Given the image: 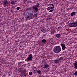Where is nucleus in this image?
<instances>
[{
  "instance_id": "1",
  "label": "nucleus",
  "mask_w": 77,
  "mask_h": 77,
  "mask_svg": "<svg viewBox=\"0 0 77 77\" xmlns=\"http://www.w3.org/2000/svg\"><path fill=\"white\" fill-rule=\"evenodd\" d=\"M40 3H37L36 5L33 6L32 7L30 8L29 10H31V12H32V13L33 12H37L38 11V8L40 7Z\"/></svg>"
},
{
  "instance_id": "2",
  "label": "nucleus",
  "mask_w": 77,
  "mask_h": 77,
  "mask_svg": "<svg viewBox=\"0 0 77 77\" xmlns=\"http://www.w3.org/2000/svg\"><path fill=\"white\" fill-rule=\"evenodd\" d=\"M53 51L54 53H59L61 51V48L58 46H55L54 48Z\"/></svg>"
},
{
  "instance_id": "3",
  "label": "nucleus",
  "mask_w": 77,
  "mask_h": 77,
  "mask_svg": "<svg viewBox=\"0 0 77 77\" xmlns=\"http://www.w3.org/2000/svg\"><path fill=\"white\" fill-rule=\"evenodd\" d=\"M33 59V55L31 54L29 55V57L26 59L25 60L27 62H30Z\"/></svg>"
},
{
  "instance_id": "4",
  "label": "nucleus",
  "mask_w": 77,
  "mask_h": 77,
  "mask_svg": "<svg viewBox=\"0 0 77 77\" xmlns=\"http://www.w3.org/2000/svg\"><path fill=\"white\" fill-rule=\"evenodd\" d=\"M49 6V7L47 8V10L48 11H49L50 9H54V5L52 4H49L48 6Z\"/></svg>"
},
{
  "instance_id": "5",
  "label": "nucleus",
  "mask_w": 77,
  "mask_h": 77,
  "mask_svg": "<svg viewBox=\"0 0 77 77\" xmlns=\"http://www.w3.org/2000/svg\"><path fill=\"white\" fill-rule=\"evenodd\" d=\"M69 26L70 27H77V21L74 23H71L69 24Z\"/></svg>"
},
{
  "instance_id": "6",
  "label": "nucleus",
  "mask_w": 77,
  "mask_h": 77,
  "mask_svg": "<svg viewBox=\"0 0 77 77\" xmlns=\"http://www.w3.org/2000/svg\"><path fill=\"white\" fill-rule=\"evenodd\" d=\"M36 16V14H33L32 13L31 14L30 16H28L27 17V18H29V20L30 19L33 18L34 17H35Z\"/></svg>"
},
{
  "instance_id": "7",
  "label": "nucleus",
  "mask_w": 77,
  "mask_h": 77,
  "mask_svg": "<svg viewBox=\"0 0 77 77\" xmlns=\"http://www.w3.org/2000/svg\"><path fill=\"white\" fill-rule=\"evenodd\" d=\"M60 45L62 47V49H63V50H65L66 47H65V44L63 43H61L60 44Z\"/></svg>"
},
{
  "instance_id": "8",
  "label": "nucleus",
  "mask_w": 77,
  "mask_h": 77,
  "mask_svg": "<svg viewBox=\"0 0 77 77\" xmlns=\"http://www.w3.org/2000/svg\"><path fill=\"white\" fill-rule=\"evenodd\" d=\"M41 31L43 33H45V32H47V31H46L45 29V28H42V29L41 30Z\"/></svg>"
},
{
  "instance_id": "9",
  "label": "nucleus",
  "mask_w": 77,
  "mask_h": 77,
  "mask_svg": "<svg viewBox=\"0 0 77 77\" xmlns=\"http://www.w3.org/2000/svg\"><path fill=\"white\" fill-rule=\"evenodd\" d=\"M59 61L58 59H56L54 60V63L56 64H57L58 63H59Z\"/></svg>"
},
{
  "instance_id": "10",
  "label": "nucleus",
  "mask_w": 77,
  "mask_h": 77,
  "mask_svg": "<svg viewBox=\"0 0 77 77\" xmlns=\"http://www.w3.org/2000/svg\"><path fill=\"white\" fill-rule=\"evenodd\" d=\"M73 66L75 69H77V62L74 63Z\"/></svg>"
},
{
  "instance_id": "11",
  "label": "nucleus",
  "mask_w": 77,
  "mask_h": 77,
  "mask_svg": "<svg viewBox=\"0 0 77 77\" xmlns=\"http://www.w3.org/2000/svg\"><path fill=\"white\" fill-rule=\"evenodd\" d=\"M7 4H8V1L7 0H6L4 2L3 5H4L6 7V5Z\"/></svg>"
},
{
  "instance_id": "12",
  "label": "nucleus",
  "mask_w": 77,
  "mask_h": 77,
  "mask_svg": "<svg viewBox=\"0 0 77 77\" xmlns=\"http://www.w3.org/2000/svg\"><path fill=\"white\" fill-rule=\"evenodd\" d=\"M55 36L56 38H60V35L59 34H56L55 35Z\"/></svg>"
},
{
  "instance_id": "13",
  "label": "nucleus",
  "mask_w": 77,
  "mask_h": 77,
  "mask_svg": "<svg viewBox=\"0 0 77 77\" xmlns=\"http://www.w3.org/2000/svg\"><path fill=\"white\" fill-rule=\"evenodd\" d=\"M75 13H76L74 11V12H72V13H71V16H73L75 14Z\"/></svg>"
},
{
  "instance_id": "14",
  "label": "nucleus",
  "mask_w": 77,
  "mask_h": 77,
  "mask_svg": "<svg viewBox=\"0 0 77 77\" xmlns=\"http://www.w3.org/2000/svg\"><path fill=\"white\" fill-rule=\"evenodd\" d=\"M42 42H43V43H45L47 42V40L45 39L42 40Z\"/></svg>"
},
{
  "instance_id": "15",
  "label": "nucleus",
  "mask_w": 77,
  "mask_h": 77,
  "mask_svg": "<svg viewBox=\"0 0 77 77\" xmlns=\"http://www.w3.org/2000/svg\"><path fill=\"white\" fill-rule=\"evenodd\" d=\"M48 67H49V66L48 65H45L44 67H43V68H48Z\"/></svg>"
},
{
  "instance_id": "16",
  "label": "nucleus",
  "mask_w": 77,
  "mask_h": 77,
  "mask_svg": "<svg viewBox=\"0 0 77 77\" xmlns=\"http://www.w3.org/2000/svg\"><path fill=\"white\" fill-rule=\"evenodd\" d=\"M63 59V57H61L59 58H58V59L59 60V61H60L61 60H62Z\"/></svg>"
},
{
  "instance_id": "17",
  "label": "nucleus",
  "mask_w": 77,
  "mask_h": 77,
  "mask_svg": "<svg viewBox=\"0 0 77 77\" xmlns=\"http://www.w3.org/2000/svg\"><path fill=\"white\" fill-rule=\"evenodd\" d=\"M11 5H15V2H14V1H12L11 2Z\"/></svg>"
},
{
  "instance_id": "18",
  "label": "nucleus",
  "mask_w": 77,
  "mask_h": 77,
  "mask_svg": "<svg viewBox=\"0 0 77 77\" xmlns=\"http://www.w3.org/2000/svg\"><path fill=\"white\" fill-rule=\"evenodd\" d=\"M37 73L38 74H41V72L40 70H38L37 71Z\"/></svg>"
},
{
  "instance_id": "19",
  "label": "nucleus",
  "mask_w": 77,
  "mask_h": 77,
  "mask_svg": "<svg viewBox=\"0 0 77 77\" xmlns=\"http://www.w3.org/2000/svg\"><path fill=\"white\" fill-rule=\"evenodd\" d=\"M29 74L30 75H32L33 74V73L32 72H30L29 73Z\"/></svg>"
},
{
  "instance_id": "20",
  "label": "nucleus",
  "mask_w": 77,
  "mask_h": 77,
  "mask_svg": "<svg viewBox=\"0 0 77 77\" xmlns=\"http://www.w3.org/2000/svg\"><path fill=\"white\" fill-rule=\"evenodd\" d=\"M23 75L25 77H26V75H27V74H26V72H24L23 73Z\"/></svg>"
},
{
  "instance_id": "21",
  "label": "nucleus",
  "mask_w": 77,
  "mask_h": 77,
  "mask_svg": "<svg viewBox=\"0 0 77 77\" xmlns=\"http://www.w3.org/2000/svg\"><path fill=\"white\" fill-rule=\"evenodd\" d=\"M75 75L77 76V71L75 72L74 73Z\"/></svg>"
},
{
  "instance_id": "22",
  "label": "nucleus",
  "mask_w": 77,
  "mask_h": 77,
  "mask_svg": "<svg viewBox=\"0 0 77 77\" xmlns=\"http://www.w3.org/2000/svg\"><path fill=\"white\" fill-rule=\"evenodd\" d=\"M54 9H52L50 10V11H49V12H53V11H54Z\"/></svg>"
},
{
  "instance_id": "23",
  "label": "nucleus",
  "mask_w": 77,
  "mask_h": 77,
  "mask_svg": "<svg viewBox=\"0 0 77 77\" xmlns=\"http://www.w3.org/2000/svg\"><path fill=\"white\" fill-rule=\"evenodd\" d=\"M19 9H20V7H17V11H18V10H19Z\"/></svg>"
},
{
  "instance_id": "24",
  "label": "nucleus",
  "mask_w": 77,
  "mask_h": 77,
  "mask_svg": "<svg viewBox=\"0 0 77 77\" xmlns=\"http://www.w3.org/2000/svg\"><path fill=\"white\" fill-rule=\"evenodd\" d=\"M11 12H13V11H12V10H11Z\"/></svg>"
},
{
  "instance_id": "25",
  "label": "nucleus",
  "mask_w": 77,
  "mask_h": 77,
  "mask_svg": "<svg viewBox=\"0 0 77 77\" xmlns=\"http://www.w3.org/2000/svg\"><path fill=\"white\" fill-rule=\"evenodd\" d=\"M34 68H35H35H36V67H34Z\"/></svg>"
},
{
  "instance_id": "26",
  "label": "nucleus",
  "mask_w": 77,
  "mask_h": 77,
  "mask_svg": "<svg viewBox=\"0 0 77 77\" xmlns=\"http://www.w3.org/2000/svg\"><path fill=\"white\" fill-rule=\"evenodd\" d=\"M35 1L34 2H33V3H35Z\"/></svg>"
},
{
  "instance_id": "27",
  "label": "nucleus",
  "mask_w": 77,
  "mask_h": 77,
  "mask_svg": "<svg viewBox=\"0 0 77 77\" xmlns=\"http://www.w3.org/2000/svg\"><path fill=\"white\" fill-rule=\"evenodd\" d=\"M52 6H52V5H51V7H52Z\"/></svg>"
}]
</instances>
